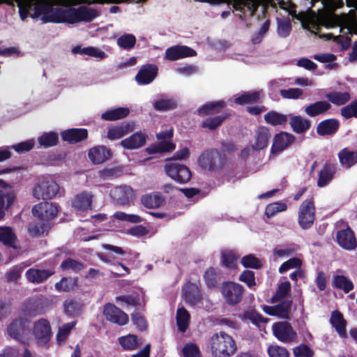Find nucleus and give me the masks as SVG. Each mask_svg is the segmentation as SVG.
Returning a JSON list of instances; mask_svg holds the SVG:
<instances>
[{
  "label": "nucleus",
  "instance_id": "7c9ffc66",
  "mask_svg": "<svg viewBox=\"0 0 357 357\" xmlns=\"http://www.w3.org/2000/svg\"><path fill=\"white\" fill-rule=\"evenodd\" d=\"M134 130V126L129 122L114 126L108 129L107 137L110 140L119 139L126 136Z\"/></svg>",
  "mask_w": 357,
  "mask_h": 357
},
{
  "label": "nucleus",
  "instance_id": "052dcab7",
  "mask_svg": "<svg viewBox=\"0 0 357 357\" xmlns=\"http://www.w3.org/2000/svg\"><path fill=\"white\" fill-rule=\"evenodd\" d=\"M98 174L104 180H112L120 177L123 174V169L119 167L105 168L99 171Z\"/></svg>",
  "mask_w": 357,
  "mask_h": 357
},
{
  "label": "nucleus",
  "instance_id": "bb28decb",
  "mask_svg": "<svg viewBox=\"0 0 357 357\" xmlns=\"http://www.w3.org/2000/svg\"><path fill=\"white\" fill-rule=\"evenodd\" d=\"M88 137V130L86 128H70L61 133V138L69 144H77Z\"/></svg>",
  "mask_w": 357,
  "mask_h": 357
},
{
  "label": "nucleus",
  "instance_id": "69168bd1",
  "mask_svg": "<svg viewBox=\"0 0 357 357\" xmlns=\"http://www.w3.org/2000/svg\"><path fill=\"white\" fill-rule=\"evenodd\" d=\"M287 206L283 202H274L267 205L265 214L268 218L275 216L279 212L287 211Z\"/></svg>",
  "mask_w": 357,
  "mask_h": 357
},
{
  "label": "nucleus",
  "instance_id": "9d476101",
  "mask_svg": "<svg viewBox=\"0 0 357 357\" xmlns=\"http://www.w3.org/2000/svg\"><path fill=\"white\" fill-rule=\"evenodd\" d=\"M272 329L274 336L282 342H294L297 339L296 332L287 321L275 323Z\"/></svg>",
  "mask_w": 357,
  "mask_h": 357
},
{
  "label": "nucleus",
  "instance_id": "0eeeda50",
  "mask_svg": "<svg viewBox=\"0 0 357 357\" xmlns=\"http://www.w3.org/2000/svg\"><path fill=\"white\" fill-rule=\"evenodd\" d=\"M8 335L22 344H27L30 337V329L25 319H17L7 327Z\"/></svg>",
  "mask_w": 357,
  "mask_h": 357
},
{
  "label": "nucleus",
  "instance_id": "e2e57ef3",
  "mask_svg": "<svg viewBox=\"0 0 357 357\" xmlns=\"http://www.w3.org/2000/svg\"><path fill=\"white\" fill-rule=\"evenodd\" d=\"M241 263L243 267L253 269H259L263 266L261 260L252 254L243 257Z\"/></svg>",
  "mask_w": 357,
  "mask_h": 357
},
{
  "label": "nucleus",
  "instance_id": "9b49d317",
  "mask_svg": "<svg viewBox=\"0 0 357 357\" xmlns=\"http://www.w3.org/2000/svg\"><path fill=\"white\" fill-rule=\"evenodd\" d=\"M55 274L54 268H40L38 266L29 268L25 272L26 280L31 284H39L45 282Z\"/></svg>",
  "mask_w": 357,
  "mask_h": 357
},
{
  "label": "nucleus",
  "instance_id": "c9c22d12",
  "mask_svg": "<svg viewBox=\"0 0 357 357\" xmlns=\"http://www.w3.org/2000/svg\"><path fill=\"white\" fill-rule=\"evenodd\" d=\"M327 101L331 104L341 106L347 104L351 98L349 91H337L333 90L325 95Z\"/></svg>",
  "mask_w": 357,
  "mask_h": 357
},
{
  "label": "nucleus",
  "instance_id": "a19ab883",
  "mask_svg": "<svg viewBox=\"0 0 357 357\" xmlns=\"http://www.w3.org/2000/svg\"><path fill=\"white\" fill-rule=\"evenodd\" d=\"M118 342L124 351H133L142 344L138 337L133 334H128L118 338Z\"/></svg>",
  "mask_w": 357,
  "mask_h": 357
},
{
  "label": "nucleus",
  "instance_id": "cd10ccee",
  "mask_svg": "<svg viewBox=\"0 0 357 357\" xmlns=\"http://www.w3.org/2000/svg\"><path fill=\"white\" fill-rule=\"evenodd\" d=\"M24 312L27 316L41 315L45 312L42 299L38 298H29L24 305Z\"/></svg>",
  "mask_w": 357,
  "mask_h": 357
},
{
  "label": "nucleus",
  "instance_id": "423d86ee",
  "mask_svg": "<svg viewBox=\"0 0 357 357\" xmlns=\"http://www.w3.org/2000/svg\"><path fill=\"white\" fill-rule=\"evenodd\" d=\"M59 190V186L56 181L45 178L35 185L33 195L37 199H51L57 195Z\"/></svg>",
  "mask_w": 357,
  "mask_h": 357
},
{
  "label": "nucleus",
  "instance_id": "a211bd4d",
  "mask_svg": "<svg viewBox=\"0 0 357 357\" xmlns=\"http://www.w3.org/2000/svg\"><path fill=\"white\" fill-rule=\"evenodd\" d=\"M110 196L116 204L128 205L133 199L134 192L130 186H119L111 190Z\"/></svg>",
  "mask_w": 357,
  "mask_h": 357
},
{
  "label": "nucleus",
  "instance_id": "bf43d9fd",
  "mask_svg": "<svg viewBox=\"0 0 357 357\" xmlns=\"http://www.w3.org/2000/svg\"><path fill=\"white\" fill-rule=\"evenodd\" d=\"M175 146L174 143L163 140L158 144L151 145L146 150L149 153H162L174 150Z\"/></svg>",
  "mask_w": 357,
  "mask_h": 357
},
{
  "label": "nucleus",
  "instance_id": "de8ad7c7",
  "mask_svg": "<svg viewBox=\"0 0 357 357\" xmlns=\"http://www.w3.org/2000/svg\"><path fill=\"white\" fill-rule=\"evenodd\" d=\"M220 271L217 268L210 267L206 271L204 279L208 288L214 289L218 287L220 281Z\"/></svg>",
  "mask_w": 357,
  "mask_h": 357
},
{
  "label": "nucleus",
  "instance_id": "603ef678",
  "mask_svg": "<svg viewBox=\"0 0 357 357\" xmlns=\"http://www.w3.org/2000/svg\"><path fill=\"white\" fill-rule=\"evenodd\" d=\"M82 307L83 305L80 302L73 299L66 300L63 303L65 313L72 317L78 316Z\"/></svg>",
  "mask_w": 357,
  "mask_h": 357
},
{
  "label": "nucleus",
  "instance_id": "338daca9",
  "mask_svg": "<svg viewBox=\"0 0 357 357\" xmlns=\"http://www.w3.org/2000/svg\"><path fill=\"white\" fill-rule=\"evenodd\" d=\"M291 291V284L289 281L280 283L275 291V294L271 298L272 303H275L281 298L286 297Z\"/></svg>",
  "mask_w": 357,
  "mask_h": 357
},
{
  "label": "nucleus",
  "instance_id": "13d9d810",
  "mask_svg": "<svg viewBox=\"0 0 357 357\" xmlns=\"http://www.w3.org/2000/svg\"><path fill=\"white\" fill-rule=\"evenodd\" d=\"M232 7L236 10H241L246 7L252 13L255 12L258 8L257 0H233Z\"/></svg>",
  "mask_w": 357,
  "mask_h": 357
},
{
  "label": "nucleus",
  "instance_id": "6ab92c4d",
  "mask_svg": "<svg viewBox=\"0 0 357 357\" xmlns=\"http://www.w3.org/2000/svg\"><path fill=\"white\" fill-rule=\"evenodd\" d=\"M336 241L340 247L347 250H354L357 246L354 234L349 227L337 231Z\"/></svg>",
  "mask_w": 357,
  "mask_h": 357
},
{
  "label": "nucleus",
  "instance_id": "4c0bfd02",
  "mask_svg": "<svg viewBox=\"0 0 357 357\" xmlns=\"http://www.w3.org/2000/svg\"><path fill=\"white\" fill-rule=\"evenodd\" d=\"M332 286L335 289L342 290L345 294L349 293L354 288L351 279L344 275H333Z\"/></svg>",
  "mask_w": 357,
  "mask_h": 357
},
{
  "label": "nucleus",
  "instance_id": "a18cd8bd",
  "mask_svg": "<svg viewBox=\"0 0 357 357\" xmlns=\"http://www.w3.org/2000/svg\"><path fill=\"white\" fill-rule=\"evenodd\" d=\"M264 120L266 123L273 126H277L286 124L288 117L285 114L271 110L264 115Z\"/></svg>",
  "mask_w": 357,
  "mask_h": 357
},
{
  "label": "nucleus",
  "instance_id": "20e7f679",
  "mask_svg": "<svg viewBox=\"0 0 357 357\" xmlns=\"http://www.w3.org/2000/svg\"><path fill=\"white\" fill-rule=\"evenodd\" d=\"M315 204L313 197L303 201L298 211V223L303 229H310L315 220Z\"/></svg>",
  "mask_w": 357,
  "mask_h": 357
},
{
  "label": "nucleus",
  "instance_id": "4468645a",
  "mask_svg": "<svg viewBox=\"0 0 357 357\" xmlns=\"http://www.w3.org/2000/svg\"><path fill=\"white\" fill-rule=\"evenodd\" d=\"M292 303V300L286 299L275 305H264L263 310L268 315L275 316L280 319H289Z\"/></svg>",
  "mask_w": 357,
  "mask_h": 357
},
{
  "label": "nucleus",
  "instance_id": "c756f323",
  "mask_svg": "<svg viewBox=\"0 0 357 357\" xmlns=\"http://www.w3.org/2000/svg\"><path fill=\"white\" fill-rule=\"evenodd\" d=\"M183 296L185 301L194 306L202 300V294L199 287L192 282L188 283L184 289Z\"/></svg>",
  "mask_w": 357,
  "mask_h": 357
},
{
  "label": "nucleus",
  "instance_id": "a878e982",
  "mask_svg": "<svg viewBox=\"0 0 357 357\" xmlns=\"http://www.w3.org/2000/svg\"><path fill=\"white\" fill-rule=\"evenodd\" d=\"M340 123L338 119L331 118L319 122L317 126V133L319 136L333 135L339 130Z\"/></svg>",
  "mask_w": 357,
  "mask_h": 357
},
{
  "label": "nucleus",
  "instance_id": "aec40b11",
  "mask_svg": "<svg viewBox=\"0 0 357 357\" xmlns=\"http://www.w3.org/2000/svg\"><path fill=\"white\" fill-rule=\"evenodd\" d=\"M148 136L139 131L121 141V146L127 150H135L142 148L146 144Z\"/></svg>",
  "mask_w": 357,
  "mask_h": 357
},
{
  "label": "nucleus",
  "instance_id": "39448f33",
  "mask_svg": "<svg viewBox=\"0 0 357 357\" xmlns=\"http://www.w3.org/2000/svg\"><path fill=\"white\" fill-rule=\"evenodd\" d=\"M244 293V287L238 283L227 281L222 284L221 294L225 303L229 306H234L240 303Z\"/></svg>",
  "mask_w": 357,
  "mask_h": 357
},
{
  "label": "nucleus",
  "instance_id": "412c9836",
  "mask_svg": "<svg viewBox=\"0 0 357 357\" xmlns=\"http://www.w3.org/2000/svg\"><path fill=\"white\" fill-rule=\"evenodd\" d=\"M112 155L110 149L105 146H96L89 150L88 156L95 165L102 164L109 160Z\"/></svg>",
  "mask_w": 357,
  "mask_h": 357
},
{
  "label": "nucleus",
  "instance_id": "864d4df0",
  "mask_svg": "<svg viewBox=\"0 0 357 357\" xmlns=\"http://www.w3.org/2000/svg\"><path fill=\"white\" fill-rule=\"evenodd\" d=\"M86 268V265L77 260L68 257L63 260L60 264V269L62 271L71 270L75 273H78Z\"/></svg>",
  "mask_w": 357,
  "mask_h": 357
},
{
  "label": "nucleus",
  "instance_id": "5701e85b",
  "mask_svg": "<svg viewBox=\"0 0 357 357\" xmlns=\"http://www.w3.org/2000/svg\"><path fill=\"white\" fill-rule=\"evenodd\" d=\"M93 195L87 191L77 194L72 199L71 205L77 211H85L91 208Z\"/></svg>",
  "mask_w": 357,
  "mask_h": 357
},
{
  "label": "nucleus",
  "instance_id": "c03bdc74",
  "mask_svg": "<svg viewBox=\"0 0 357 357\" xmlns=\"http://www.w3.org/2000/svg\"><path fill=\"white\" fill-rule=\"evenodd\" d=\"M72 52L74 54H86L99 59H105L107 56L103 51L94 47H82L80 45H77L72 49Z\"/></svg>",
  "mask_w": 357,
  "mask_h": 357
},
{
  "label": "nucleus",
  "instance_id": "3c124183",
  "mask_svg": "<svg viewBox=\"0 0 357 357\" xmlns=\"http://www.w3.org/2000/svg\"><path fill=\"white\" fill-rule=\"evenodd\" d=\"M240 317L243 321H250L253 325L258 327L261 324L266 322V319L255 310L244 311Z\"/></svg>",
  "mask_w": 357,
  "mask_h": 357
},
{
  "label": "nucleus",
  "instance_id": "dca6fc26",
  "mask_svg": "<svg viewBox=\"0 0 357 357\" xmlns=\"http://www.w3.org/2000/svg\"><path fill=\"white\" fill-rule=\"evenodd\" d=\"M196 55L197 52L191 47L185 45H175L166 50L165 59L173 61Z\"/></svg>",
  "mask_w": 357,
  "mask_h": 357
},
{
  "label": "nucleus",
  "instance_id": "8fccbe9b",
  "mask_svg": "<svg viewBox=\"0 0 357 357\" xmlns=\"http://www.w3.org/2000/svg\"><path fill=\"white\" fill-rule=\"evenodd\" d=\"M39 145L43 148H49L57 145L59 135L55 132H44L38 138Z\"/></svg>",
  "mask_w": 357,
  "mask_h": 357
},
{
  "label": "nucleus",
  "instance_id": "4be33fe9",
  "mask_svg": "<svg viewBox=\"0 0 357 357\" xmlns=\"http://www.w3.org/2000/svg\"><path fill=\"white\" fill-rule=\"evenodd\" d=\"M271 137V134L268 128L266 126H259L256 130L255 135V142L251 147L253 150L259 151L266 149Z\"/></svg>",
  "mask_w": 357,
  "mask_h": 357
},
{
  "label": "nucleus",
  "instance_id": "1a4fd4ad",
  "mask_svg": "<svg viewBox=\"0 0 357 357\" xmlns=\"http://www.w3.org/2000/svg\"><path fill=\"white\" fill-rule=\"evenodd\" d=\"M167 174L179 183H186L192 176L190 169L185 165L178 162L167 163L165 166Z\"/></svg>",
  "mask_w": 357,
  "mask_h": 357
},
{
  "label": "nucleus",
  "instance_id": "f03ea898",
  "mask_svg": "<svg viewBox=\"0 0 357 357\" xmlns=\"http://www.w3.org/2000/svg\"><path fill=\"white\" fill-rule=\"evenodd\" d=\"M208 349L213 357H231L237 351L235 340L224 331L212 335L208 340Z\"/></svg>",
  "mask_w": 357,
  "mask_h": 357
},
{
  "label": "nucleus",
  "instance_id": "37998d69",
  "mask_svg": "<svg viewBox=\"0 0 357 357\" xmlns=\"http://www.w3.org/2000/svg\"><path fill=\"white\" fill-rule=\"evenodd\" d=\"M78 286V278L75 277H63L55 284V289L59 292H69Z\"/></svg>",
  "mask_w": 357,
  "mask_h": 357
},
{
  "label": "nucleus",
  "instance_id": "473e14b6",
  "mask_svg": "<svg viewBox=\"0 0 357 357\" xmlns=\"http://www.w3.org/2000/svg\"><path fill=\"white\" fill-rule=\"evenodd\" d=\"M129 114L130 109L128 107L110 108L101 114V119L107 121H114L126 118Z\"/></svg>",
  "mask_w": 357,
  "mask_h": 357
},
{
  "label": "nucleus",
  "instance_id": "49530a36",
  "mask_svg": "<svg viewBox=\"0 0 357 357\" xmlns=\"http://www.w3.org/2000/svg\"><path fill=\"white\" fill-rule=\"evenodd\" d=\"M142 204L147 208H156L164 202V198L159 194H146L141 197Z\"/></svg>",
  "mask_w": 357,
  "mask_h": 357
},
{
  "label": "nucleus",
  "instance_id": "6e6d98bb",
  "mask_svg": "<svg viewBox=\"0 0 357 357\" xmlns=\"http://www.w3.org/2000/svg\"><path fill=\"white\" fill-rule=\"evenodd\" d=\"M177 107V102L173 98L160 99L154 102L153 107L157 111L172 110Z\"/></svg>",
  "mask_w": 357,
  "mask_h": 357
},
{
  "label": "nucleus",
  "instance_id": "e433bc0d",
  "mask_svg": "<svg viewBox=\"0 0 357 357\" xmlns=\"http://www.w3.org/2000/svg\"><path fill=\"white\" fill-rule=\"evenodd\" d=\"M337 156L341 165L346 169H350L357 164L356 151H350L349 149L344 148L338 153Z\"/></svg>",
  "mask_w": 357,
  "mask_h": 357
},
{
  "label": "nucleus",
  "instance_id": "09e8293b",
  "mask_svg": "<svg viewBox=\"0 0 357 357\" xmlns=\"http://www.w3.org/2000/svg\"><path fill=\"white\" fill-rule=\"evenodd\" d=\"M260 99V93L259 91L245 92L234 99V102L239 105L245 104H253L259 102Z\"/></svg>",
  "mask_w": 357,
  "mask_h": 357
},
{
  "label": "nucleus",
  "instance_id": "2f4dec72",
  "mask_svg": "<svg viewBox=\"0 0 357 357\" xmlns=\"http://www.w3.org/2000/svg\"><path fill=\"white\" fill-rule=\"evenodd\" d=\"M330 322L341 337H347V321L340 311L335 310L332 312Z\"/></svg>",
  "mask_w": 357,
  "mask_h": 357
},
{
  "label": "nucleus",
  "instance_id": "6e6552de",
  "mask_svg": "<svg viewBox=\"0 0 357 357\" xmlns=\"http://www.w3.org/2000/svg\"><path fill=\"white\" fill-rule=\"evenodd\" d=\"M33 334L38 346L46 347L52 337V331L50 321L45 318H40L35 321Z\"/></svg>",
  "mask_w": 357,
  "mask_h": 357
},
{
  "label": "nucleus",
  "instance_id": "f704fd0d",
  "mask_svg": "<svg viewBox=\"0 0 357 357\" xmlns=\"http://www.w3.org/2000/svg\"><path fill=\"white\" fill-rule=\"evenodd\" d=\"M331 105L326 100L317 101L305 107V112L311 117L324 114L331 108Z\"/></svg>",
  "mask_w": 357,
  "mask_h": 357
},
{
  "label": "nucleus",
  "instance_id": "7ed1b4c3",
  "mask_svg": "<svg viewBox=\"0 0 357 357\" xmlns=\"http://www.w3.org/2000/svg\"><path fill=\"white\" fill-rule=\"evenodd\" d=\"M227 158L216 149H211L203 152L198 159L202 168L211 172H218L227 164Z\"/></svg>",
  "mask_w": 357,
  "mask_h": 357
},
{
  "label": "nucleus",
  "instance_id": "774afa93",
  "mask_svg": "<svg viewBox=\"0 0 357 357\" xmlns=\"http://www.w3.org/2000/svg\"><path fill=\"white\" fill-rule=\"evenodd\" d=\"M183 357H202L199 347L195 343H186L183 349Z\"/></svg>",
  "mask_w": 357,
  "mask_h": 357
},
{
  "label": "nucleus",
  "instance_id": "680f3d73",
  "mask_svg": "<svg viewBox=\"0 0 357 357\" xmlns=\"http://www.w3.org/2000/svg\"><path fill=\"white\" fill-rule=\"evenodd\" d=\"M238 257L236 254L229 250L223 251L221 253V264L223 266L234 268L236 266Z\"/></svg>",
  "mask_w": 357,
  "mask_h": 357
},
{
  "label": "nucleus",
  "instance_id": "f257e3e1",
  "mask_svg": "<svg viewBox=\"0 0 357 357\" xmlns=\"http://www.w3.org/2000/svg\"><path fill=\"white\" fill-rule=\"evenodd\" d=\"M19 8L20 19L24 21L28 16L40 20L43 23L91 22L98 16L93 8L80 6L77 8H54L52 0H15Z\"/></svg>",
  "mask_w": 357,
  "mask_h": 357
},
{
  "label": "nucleus",
  "instance_id": "5fc2aeb1",
  "mask_svg": "<svg viewBox=\"0 0 357 357\" xmlns=\"http://www.w3.org/2000/svg\"><path fill=\"white\" fill-rule=\"evenodd\" d=\"M51 228L49 222L41 220V222L31 224L29 227V232L33 236H40L45 232H47Z\"/></svg>",
  "mask_w": 357,
  "mask_h": 357
},
{
  "label": "nucleus",
  "instance_id": "393cba45",
  "mask_svg": "<svg viewBox=\"0 0 357 357\" xmlns=\"http://www.w3.org/2000/svg\"><path fill=\"white\" fill-rule=\"evenodd\" d=\"M336 165L326 162L320 169L318 174L317 186L324 188L333 179L336 173Z\"/></svg>",
  "mask_w": 357,
  "mask_h": 357
},
{
  "label": "nucleus",
  "instance_id": "f3484780",
  "mask_svg": "<svg viewBox=\"0 0 357 357\" xmlns=\"http://www.w3.org/2000/svg\"><path fill=\"white\" fill-rule=\"evenodd\" d=\"M295 139L294 135L289 132L282 131L275 134L271 149V153L273 154H278L284 151L290 144L294 142Z\"/></svg>",
  "mask_w": 357,
  "mask_h": 357
},
{
  "label": "nucleus",
  "instance_id": "c85d7f7f",
  "mask_svg": "<svg viewBox=\"0 0 357 357\" xmlns=\"http://www.w3.org/2000/svg\"><path fill=\"white\" fill-rule=\"evenodd\" d=\"M227 106L226 102L223 100L208 102L196 110V114L200 116H209L218 114Z\"/></svg>",
  "mask_w": 357,
  "mask_h": 357
},
{
  "label": "nucleus",
  "instance_id": "ea45409f",
  "mask_svg": "<svg viewBox=\"0 0 357 357\" xmlns=\"http://www.w3.org/2000/svg\"><path fill=\"white\" fill-rule=\"evenodd\" d=\"M230 116L228 113L206 118L201 123V127L208 130H215Z\"/></svg>",
  "mask_w": 357,
  "mask_h": 357
},
{
  "label": "nucleus",
  "instance_id": "72a5a7b5",
  "mask_svg": "<svg viewBox=\"0 0 357 357\" xmlns=\"http://www.w3.org/2000/svg\"><path fill=\"white\" fill-rule=\"evenodd\" d=\"M289 125L292 130L297 134L306 132L311 127V121L301 116H291Z\"/></svg>",
  "mask_w": 357,
  "mask_h": 357
},
{
  "label": "nucleus",
  "instance_id": "2eb2a0df",
  "mask_svg": "<svg viewBox=\"0 0 357 357\" xmlns=\"http://www.w3.org/2000/svg\"><path fill=\"white\" fill-rule=\"evenodd\" d=\"M158 73V68L155 64L147 63L143 65L135 75V80L139 85L149 84L155 79Z\"/></svg>",
  "mask_w": 357,
  "mask_h": 357
},
{
  "label": "nucleus",
  "instance_id": "79ce46f5",
  "mask_svg": "<svg viewBox=\"0 0 357 357\" xmlns=\"http://www.w3.org/2000/svg\"><path fill=\"white\" fill-rule=\"evenodd\" d=\"M190 315L184 307H178L176 311V324L178 329L181 333H185L189 327Z\"/></svg>",
  "mask_w": 357,
  "mask_h": 357
},
{
  "label": "nucleus",
  "instance_id": "58836bf2",
  "mask_svg": "<svg viewBox=\"0 0 357 357\" xmlns=\"http://www.w3.org/2000/svg\"><path fill=\"white\" fill-rule=\"evenodd\" d=\"M17 236L10 227H0V242L3 245L16 249Z\"/></svg>",
  "mask_w": 357,
  "mask_h": 357
},
{
  "label": "nucleus",
  "instance_id": "0e129e2a",
  "mask_svg": "<svg viewBox=\"0 0 357 357\" xmlns=\"http://www.w3.org/2000/svg\"><path fill=\"white\" fill-rule=\"evenodd\" d=\"M76 321H71L63 324L59 328L56 334V340L59 343L65 342L70 333L72 329L75 327Z\"/></svg>",
  "mask_w": 357,
  "mask_h": 357
},
{
  "label": "nucleus",
  "instance_id": "ddd939ff",
  "mask_svg": "<svg viewBox=\"0 0 357 357\" xmlns=\"http://www.w3.org/2000/svg\"><path fill=\"white\" fill-rule=\"evenodd\" d=\"M32 212L40 220L49 222L56 217L58 206L51 202H44L35 205L32 208Z\"/></svg>",
  "mask_w": 357,
  "mask_h": 357
},
{
  "label": "nucleus",
  "instance_id": "4d7b16f0",
  "mask_svg": "<svg viewBox=\"0 0 357 357\" xmlns=\"http://www.w3.org/2000/svg\"><path fill=\"white\" fill-rule=\"evenodd\" d=\"M137 40L136 37L130 33H125L117 39V45L122 49L129 50L132 49L135 44Z\"/></svg>",
  "mask_w": 357,
  "mask_h": 357
},
{
  "label": "nucleus",
  "instance_id": "b1692460",
  "mask_svg": "<svg viewBox=\"0 0 357 357\" xmlns=\"http://www.w3.org/2000/svg\"><path fill=\"white\" fill-rule=\"evenodd\" d=\"M16 197V192L8 184L0 189V215H5V211L12 206Z\"/></svg>",
  "mask_w": 357,
  "mask_h": 357
},
{
  "label": "nucleus",
  "instance_id": "f8f14e48",
  "mask_svg": "<svg viewBox=\"0 0 357 357\" xmlns=\"http://www.w3.org/2000/svg\"><path fill=\"white\" fill-rule=\"evenodd\" d=\"M103 314L107 320L119 326H124L129 321V317L126 313L110 303L105 305Z\"/></svg>",
  "mask_w": 357,
  "mask_h": 357
}]
</instances>
